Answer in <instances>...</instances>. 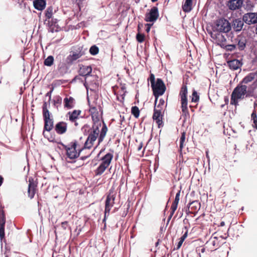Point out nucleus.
<instances>
[{
  "label": "nucleus",
  "mask_w": 257,
  "mask_h": 257,
  "mask_svg": "<svg viewBox=\"0 0 257 257\" xmlns=\"http://www.w3.org/2000/svg\"><path fill=\"white\" fill-rule=\"evenodd\" d=\"M89 112L93 122V125L91 127H90L88 124H85L83 126L81 130L84 134L88 133L87 138L84 143L85 148L91 149L97 139H98L97 145L103 142L108 129L106 124L103 121L102 128L100 131L99 130L101 123L99 112L96 107H90Z\"/></svg>",
  "instance_id": "f257e3e1"
},
{
  "label": "nucleus",
  "mask_w": 257,
  "mask_h": 257,
  "mask_svg": "<svg viewBox=\"0 0 257 257\" xmlns=\"http://www.w3.org/2000/svg\"><path fill=\"white\" fill-rule=\"evenodd\" d=\"M229 22L225 19H220L217 21L214 28L216 31H214L211 37L215 40V43L221 47H226L225 39L223 33L228 32L231 30Z\"/></svg>",
  "instance_id": "f03ea898"
},
{
  "label": "nucleus",
  "mask_w": 257,
  "mask_h": 257,
  "mask_svg": "<svg viewBox=\"0 0 257 257\" xmlns=\"http://www.w3.org/2000/svg\"><path fill=\"white\" fill-rule=\"evenodd\" d=\"M247 87L246 85L242 84L240 82L233 90L230 99V104L236 105L238 104L239 99H243L247 93Z\"/></svg>",
  "instance_id": "7ed1b4c3"
},
{
  "label": "nucleus",
  "mask_w": 257,
  "mask_h": 257,
  "mask_svg": "<svg viewBox=\"0 0 257 257\" xmlns=\"http://www.w3.org/2000/svg\"><path fill=\"white\" fill-rule=\"evenodd\" d=\"M62 145L66 151L67 157L70 159H74L78 158L79 156L80 152L83 149H89V148H85L84 145L81 148H78L77 142L76 141L71 142L70 144L67 146L63 144H62Z\"/></svg>",
  "instance_id": "20e7f679"
},
{
  "label": "nucleus",
  "mask_w": 257,
  "mask_h": 257,
  "mask_svg": "<svg viewBox=\"0 0 257 257\" xmlns=\"http://www.w3.org/2000/svg\"><path fill=\"white\" fill-rule=\"evenodd\" d=\"M187 94V87L186 85L183 84L181 88L179 96L180 97L182 115L185 117V118H189L190 117V114L188 109Z\"/></svg>",
  "instance_id": "39448f33"
},
{
  "label": "nucleus",
  "mask_w": 257,
  "mask_h": 257,
  "mask_svg": "<svg viewBox=\"0 0 257 257\" xmlns=\"http://www.w3.org/2000/svg\"><path fill=\"white\" fill-rule=\"evenodd\" d=\"M43 116L44 121V126L43 134L44 135L45 131L50 132L54 127V120L51 117V113L47 108V103L44 102L42 106Z\"/></svg>",
  "instance_id": "423d86ee"
},
{
  "label": "nucleus",
  "mask_w": 257,
  "mask_h": 257,
  "mask_svg": "<svg viewBox=\"0 0 257 257\" xmlns=\"http://www.w3.org/2000/svg\"><path fill=\"white\" fill-rule=\"evenodd\" d=\"M153 95L155 97V103H157L159 97L162 95L166 90V87L161 78H157L156 82L151 86Z\"/></svg>",
  "instance_id": "0eeeda50"
},
{
  "label": "nucleus",
  "mask_w": 257,
  "mask_h": 257,
  "mask_svg": "<svg viewBox=\"0 0 257 257\" xmlns=\"http://www.w3.org/2000/svg\"><path fill=\"white\" fill-rule=\"evenodd\" d=\"M115 198V195L113 194V191L109 190V193L106 196L105 202L104 218L103 219V221L106 218V214L107 213L108 215H109L110 209L114 204Z\"/></svg>",
  "instance_id": "6e6552de"
},
{
  "label": "nucleus",
  "mask_w": 257,
  "mask_h": 257,
  "mask_svg": "<svg viewBox=\"0 0 257 257\" xmlns=\"http://www.w3.org/2000/svg\"><path fill=\"white\" fill-rule=\"evenodd\" d=\"M164 109H158L156 108V106L154 107L152 118L156 121L159 128L163 126V118L164 115Z\"/></svg>",
  "instance_id": "1a4fd4ad"
},
{
  "label": "nucleus",
  "mask_w": 257,
  "mask_h": 257,
  "mask_svg": "<svg viewBox=\"0 0 257 257\" xmlns=\"http://www.w3.org/2000/svg\"><path fill=\"white\" fill-rule=\"evenodd\" d=\"M226 238L227 236L223 237L221 235H219L218 232H215L212 234L209 240L208 241V242L213 246V249H216V248H218L221 244L220 239H225Z\"/></svg>",
  "instance_id": "9d476101"
},
{
  "label": "nucleus",
  "mask_w": 257,
  "mask_h": 257,
  "mask_svg": "<svg viewBox=\"0 0 257 257\" xmlns=\"http://www.w3.org/2000/svg\"><path fill=\"white\" fill-rule=\"evenodd\" d=\"M38 191V183L31 177L29 179V185L28 189V195L31 199H33Z\"/></svg>",
  "instance_id": "9b49d317"
},
{
  "label": "nucleus",
  "mask_w": 257,
  "mask_h": 257,
  "mask_svg": "<svg viewBox=\"0 0 257 257\" xmlns=\"http://www.w3.org/2000/svg\"><path fill=\"white\" fill-rule=\"evenodd\" d=\"M84 54V52L80 49H75L71 51L69 56L66 58V61L68 64H72L73 62L80 58Z\"/></svg>",
  "instance_id": "f8f14e48"
},
{
  "label": "nucleus",
  "mask_w": 257,
  "mask_h": 257,
  "mask_svg": "<svg viewBox=\"0 0 257 257\" xmlns=\"http://www.w3.org/2000/svg\"><path fill=\"white\" fill-rule=\"evenodd\" d=\"M243 21L247 25L257 24V13L249 12L244 14L242 16Z\"/></svg>",
  "instance_id": "ddd939ff"
},
{
  "label": "nucleus",
  "mask_w": 257,
  "mask_h": 257,
  "mask_svg": "<svg viewBox=\"0 0 257 257\" xmlns=\"http://www.w3.org/2000/svg\"><path fill=\"white\" fill-rule=\"evenodd\" d=\"M81 110L75 109L72 111H69L67 114L69 121L71 123H73L75 126L79 125L77 120L79 119V116L81 114Z\"/></svg>",
  "instance_id": "4468645a"
},
{
  "label": "nucleus",
  "mask_w": 257,
  "mask_h": 257,
  "mask_svg": "<svg viewBox=\"0 0 257 257\" xmlns=\"http://www.w3.org/2000/svg\"><path fill=\"white\" fill-rule=\"evenodd\" d=\"M158 17V9L157 7H154L151 9L149 13L146 14L145 20L146 22L154 23L157 20Z\"/></svg>",
  "instance_id": "2eb2a0df"
},
{
  "label": "nucleus",
  "mask_w": 257,
  "mask_h": 257,
  "mask_svg": "<svg viewBox=\"0 0 257 257\" xmlns=\"http://www.w3.org/2000/svg\"><path fill=\"white\" fill-rule=\"evenodd\" d=\"M243 0H229L226 6L229 10L234 11L240 10L243 6Z\"/></svg>",
  "instance_id": "dca6fc26"
},
{
  "label": "nucleus",
  "mask_w": 257,
  "mask_h": 257,
  "mask_svg": "<svg viewBox=\"0 0 257 257\" xmlns=\"http://www.w3.org/2000/svg\"><path fill=\"white\" fill-rule=\"evenodd\" d=\"M54 129L57 134L59 135L64 134L67 131V123L63 121H59L56 124Z\"/></svg>",
  "instance_id": "f3484780"
},
{
  "label": "nucleus",
  "mask_w": 257,
  "mask_h": 257,
  "mask_svg": "<svg viewBox=\"0 0 257 257\" xmlns=\"http://www.w3.org/2000/svg\"><path fill=\"white\" fill-rule=\"evenodd\" d=\"M6 223V217L3 209L0 210V238L2 240L5 238V226Z\"/></svg>",
  "instance_id": "a211bd4d"
},
{
  "label": "nucleus",
  "mask_w": 257,
  "mask_h": 257,
  "mask_svg": "<svg viewBox=\"0 0 257 257\" xmlns=\"http://www.w3.org/2000/svg\"><path fill=\"white\" fill-rule=\"evenodd\" d=\"M254 80H257V71L248 73L240 82L242 84L246 85Z\"/></svg>",
  "instance_id": "6ab92c4d"
},
{
  "label": "nucleus",
  "mask_w": 257,
  "mask_h": 257,
  "mask_svg": "<svg viewBox=\"0 0 257 257\" xmlns=\"http://www.w3.org/2000/svg\"><path fill=\"white\" fill-rule=\"evenodd\" d=\"M79 69L78 70L79 74L82 76H89L92 72V67L90 66H86L79 65Z\"/></svg>",
  "instance_id": "aec40b11"
},
{
  "label": "nucleus",
  "mask_w": 257,
  "mask_h": 257,
  "mask_svg": "<svg viewBox=\"0 0 257 257\" xmlns=\"http://www.w3.org/2000/svg\"><path fill=\"white\" fill-rule=\"evenodd\" d=\"M244 22L243 21V19H236L233 20L232 22V27L233 30L236 32L240 31L243 28Z\"/></svg>",
  "instance_id": "412c9836"
},
{
  "label": "nucleus",
  "mask_w": 257,
  "mask_h": 257,
  "mask_svg": "<svg viewBox=\"0 0 257 257\" xmlns=\"http://www.w3.org/2000/svg\"><path fill=\"white\" fill-rule=\"evenodd\" d=\"M180 192H181V191L179 190L176 195L174 201L172 203V204L171 205V209H170L171 212H170V217H171L173 215L174 212H175V211L176 210V209L177 208L178 204V203H179V201L180 200Z\"/></svg>",
  "instance_id": "4be33fe9"
},
{
  "label": "nucleus",
  "mask_w": 257,
  "mask_h": 257,
  "mask_svg": "<svg viewBox=\"0 0 257 257\" xmlns=\"http://www.w3.org/2000/svg\"><path fill=\"white\" fill-rule=\"evenodd\" d=\"M227 63L230 69L233 70L240 68L242 65L240 60L235 59L227 61Z\"/></svg>",
  "instance_id": "5701e85b"
},
{
  "label": "nucleus",
  "mask_w": 257,
  "mask_h": 257,
  "mask_svg": "<svg viewBox=\"0 0 257 257\" xmlns=\"http://www.w3.org/2000/svg\"><path fill=\"white\" fill-rule=\"evenodd\" d=\"M64 107L67 109H70L74 107L75 104V99L71 96L66 97L64 99Z\"/></svg>",
  "instance_id": "b1692460"
},
{
  "label": "nucleus",
  "mask_w": 257,
  "mask_h": 257,
  "mask_svg": "<svg viewBox=\"0 0 257 257\" xmlns=\"http://www.w3.org/2000/svg\"><path fill=\"white\" fill-rule=\"evenodd\" d=\"M191 210L189 213L195 214L200 208V203L198 201H193L189 204Z\"/></svg>",
  "instance_id": "393cba45"
},
{
  "label": "nucleus",
  "mask_w": 257,
  "mask_h": 257,
  "mask_svg": "<svg viewBox=\"0 0 257 257\" xmlns=\"http://www.w3.org/2000/svg\"><path fill=\"white\" fill-rule=\"evenodd\" d=\"M113 155L112 153H108L103 156L102 159V164L105 165L107 166H109L112 159Z\"/></svg>",
  "instance_id": "a878e982"
},
{
  "label": "nucleus",
  "mask_w": 257,
  "mask_h": 257,
  "mask_svg": "<svg viewBox=\"0 0 257 257\" xmlns=\"http://www.w3.org/2000/svg\"><path fill=\"white\" fill-rule=\"evenodd\" d=\"M33 4L34 8L39 11L44 10L46 6V2L44 0H36Z\"/></svg>",
  "instance_id": "bb28decb"
},
{
  "label": "nucleus",
  "mask_w": 257,
  "mask_h": 257,
  "mask_svg": "<svg viewBox=\"0 0 257 257\" xmlns=\"http://www.w3.org/2000/svg\"><path fill=\"white\" fill-rule=\"evenodd\" d=\"M193 0H186L182 6L183 10L185 12H189L192 9V4Z\"/></svg>",
  "instance_id": "cd10ccee"
},
{
  "label": "nucleus",
  "mask_w": 257,
  "mask_h": 257,
  "mask_svg": "<svg viewBox=\"0 0 257 257\" xmlns=\"http://www.w3.org/2000/svg\"><path fill=\"white\" fill-rule=\"evenodd\" d=\"M244 9L246 11H251L252 10L254 6L252 2L250 0H245L244 3H243Z\"/></svg>",
  "instance_id": "c85d7f7f"
},
{
  "label": "nucleus",
  "mask_w": 257,
  "mask_h": 257,
  "mask_svg": "<svg viewBox=\"0 0 257 257\" xmlns=\"http://www.w3.org/2000/svg\"><path fill=\"white\" fill-rule=\"evenodd\" d=\"M108 167L104 165L102 163L100 164L99 167L95 171V174L96 175H101Z\"/></svg>",
  "instance_id": "c756f323"
},
{
  "label": "nucleus",
  "mask_w": 257,
  "mask_h": 257,
  "mask_svg": "<svg viewBox=\"0 0 257 257\" xmlns=\"http://www.w3.org/2000/svg\"><path fill=\"white\" fill-rule=\"evenodd\" d=\"M237 45L239 48H243L246 46V40L244 37H238L236 39Z\"/></svg>",
  "instance_id": "7c9ffc66"
},
{
  "label": "nucleus",
  "mask_w": 257,
  "mask_h": 257,
  "mask_svg": "<svg viewBox=\"0 0 257 257\" xmlns=\"http://www.w3.org/2000/svg\"><path fill=\"white\" fill-rule=\"evenodd\" d=\"M191 97L192 102H198L200 99V96L195 90H193Z\"/></svg>",
  "instance_id": "2f4dec72"
},
{
  "label": "nucleus",
  "mask_w": 257,
  "mask_h": 257,
  "mask_svg": "<svg viewBox=\"0 0 257 257\" xmlns=\"http://www.w3.org/2000/svg\"><path fill=\"white\" fill-rule=\"evenodd\" d=\"M131 113L136 118H138L140 115V111L137 106H134L131 108Z\"/></svg>",
  "instance_id": "473e14b6"
},
{
  "label": "nucleus",
  "mask_w": 257,
  "mask_h": 257,
  "mask_svg": "<svg viewBox=\"0 0 257 257\" xmlns=\"http://www.w3.org/2000/svg\"><path fill=\"white\" fill-rule=\"evenodd\" d=\"M186 138V133L183 132L181 133V136L180 139V145L179 149L180 151L181 152L183 147H184V143Z\"/></svg>",
  "instance_id": "72a5a7b5"
},
{
  "label": "nucleus",
  "mask_w": 257,
  "mask_h": 257,
  "mask_svg": "<svg viewBox=\"0 0 257 257\" xmlns=\"http://www.w3.org/2000/svg\"><path fill=\"white\" fill-rule=\"evenodd\" d=\"M54 63V58L52 56H48L44 62V64L45 65L47 66H51Z\"/></svg>",
  "instance_id": "f704fd0d"
},
{
  "label": "nucleus",
  "mask_w": 257,
  "mask_h": 257,
  "mask_svg": "<svg viewBox=\"0 0 257 257\" xmlns=\"http://www.w3.org/2000/svg\"><path fill=\"white\" fill-rule=\"evenodd\" d=\"M251 117L253 122L252 126L254 128L257 129V115L255 110H254L251 113Z\"/></svg>",
  "instance_id": "c9c22d12"
},
{
  "label": "nucleus",
  "mask_w": 257,
  "mask_h": 257,
  "mask_svg": "<svg viewBox=\"0 0 257 257\" xmlns=\"http://www.w3.org/2000/svg\"><path fill=\"white\" fill-rule=\"evenodd\" d=\"M156 103H155V106H156V108L160 109H164V105L165 104V100L163 98H161L159 100V102L158 105L156 104Z\"/></svg>",
  "instance_id": "e433bc0d"
},
{
  "label": "nucleus",
  "mask_w": 257,
  "mask_h": 257,
  "mask_svg": "<svg viewBox=\"0 0 257 257\" xmlns=\"http://www.w3.org/2000/svg\"><path fill=\"white\" fill-rule=\"evenodd\" d=\"M245 95L246 97H253L255 98H257V96L254 94L252 91L250 90H247V93H246Z\"/></svg>",
  "instance_id": "4c0bfd02"
},
{
  "label": "nucleus",
  "mask_w": 257,
  "mask_h": 257,
  "mask_svg": "<svg viewBox=\"0 0 257 257\" xmlns=\"http://www.w3.org/2000/svg\"><path fill=\"white\" fill-rule=\"evenodd\" d=\"M137 39L139 42H142L144 40V35L142 34H138L137 35Z\"/></svg>",
  "instance_id": "58836bf2"
},
{
  "label": "nucleus",
  "mask_w": 257,
  "mask_h": 257,
  "mask_svg": "<svg viewBox=\"0 0 257 257\" xmlns=\"http://www.w3.org/2000/svg\"><path fill=\"white\" fill-rule=\"evenodd\" d=\"M149 80L150 81L151 86L156 83L155 75L152 73L150 74Z\"/></svg>",
  "instance_id": "ea45409f"
},
{
  "label": "nucleus",
  "mask_w": 257,
  "mask_h": 257,
  "mask_svg": "<svg viewBox=\"0 0 257 257\" xmlns=\"http://www.w3.org/2000/svg\"><path fill=\"white\" fill-rule=\"evenodd\" d=\"M52 15V9H50V8L48 9L46 14V16L47 17V18L50 19V18H51Z\"/></svg>",
  "instance_id": "a19ab883"
},
{
  "label": "nucleus",
  "mask_w": 257,
  "mask_h": 257,
  "mask_svg": "<svg viewBox=\"0 0 257 257\" xmlns=\"http://www.w3.org/2000/svg\"><path fill=\"white\" fill-rule=\"evenodd\" d=\"M89 52L91 55H95L98 53L99 49H89Z\"/></svg>",
  "instance_id": "79ce46f5"
},
{
  "label": "nucleus",
  "mask_w": 257,
  "mask_h": 257,
  "mask_svg": "<svg viewBox=\"0 0 257 257\" xmlns=\"http://www.w3.org/2000/svg\"><path fill=\"white\" fill-rule=\"evenodd\" d=\"M61 102H62V98L60 96H58L56 98V100H54L55 104H58L59 105H60L61 104Z\"/></svg>",
  "instance_id": "37998d69"
},
{
  "label": "nucleus",
  "mask_w": 257,
  "mask_h": 257,
  "mask_svg": "<svg viewBox=\"0 0 257 257\" xmlns=\"http://www.w3.org/2000/svg\"><path fill=\"white\" fill-rule=\"evenodd\" d=\"M68 226V222L67 221H64L61 223V226L64 229L66 230Z\"/></svg>",
  "instance_id": "c03bdc74"
},
{
  "label": "nucleus",
  "mask_w": 257,
  "mask_h": 257,
  "mask_svg": "<svg viewBox=\"0 0 257 257\" xmlns=\"http://www.w3.org/2000/svg\"><path fill=\"white\" fill-rule=\"evenodd\" d=\"M187 236H188V230H186V232H185V233L182 235V236L180 238V239L184 242V241L186 238Z\"/></svg>",
  "instance_id": "a18cd8bd"
},
{
  "label": "nucleus",
  "mask_w": 257,
  "mask_h": 257,
  "mask_svg": "<svg viewBox=\"0 0 257 257\" xmlns=\"http://www.w3.org/2000/svg\"><path fill=\"white\" fill-rule=\"evenodd\" d=\"M183 242V241L180 239V241L178 242V244L177 245V247H176L177 249H178L181 247Z\"/></svg>",
  "instance_id": "49530a36"
},
{
  "label": "nucleus",
  "mask_w": 257,
  "mask_h": 257,
  "mask_svg": "<svg viewBox=\"0 0 257 257\" xmlns=\"http://www.w3.org/2000/svg\"><path fill=\"white\" fill-rule=\"evenodd\" d=\"M153 25V24H147L146 25V26H147V29L146 30V31L147 32H149L150 30V28L151 27V26Z\"/></svg>",
  "instance_id": "de8ad7c7"
},
{
  "label": "nucleus",
  "mask_w": 257,
  "mask_h": 257,
  "mask_svg": "<svg viewBox=\"0 0 257 257\" xmlns=\"http://www.w3.org/2000/svg\"><path fill=\"white\" fill-rule=\"evenodd\" d=\"M125 89H126V88H125V86L124 85L121 86V89L123 91V94L122 95H124L125 93H126Z\"/></svg>",
  "instance_id": "09e8293b"
},
{
  "label": "nucleus",
  "mask_w": 257,
  "mask_h": 257,
  "mask_svg": "<svg viewBox=\"0 0 257 257\" xmlns=\"http://www.w3.org/2000/svg\"><path fill=\"white\" fill-rule=\"evenodd\" d=\"M143 143H141L140 144V145H139V146H138V148H137V150H138V151H141V149H142V148H143Z\"/></svg>",
  "instance_id": "8fccbe9b"
},
{
  "label": "nucleus",
  "mask_w": 257,
  "mask_h": 257,
  "mask_svg": "<svg viewBox=\"0 0 257 257\" xmlns=\"http://www.w3.org/2000/svg\"><path fill=\"white\" fill-rule=\"evenodd\" d=\"M197 105H196V106H192V105H190V106H189V107H190V108L191 110V111H192V112H194V108H196V107H197Z\"/></svg>",
  "instance_id": "3c124183"
},
{
  "label": "nucleus",
  "mask_w": 257,
  "mask_h": 257,
  "mask_svg": "<svg viewBox=\"0 0 257 257\" xmlns=\"http://www.w3.org/2000/svg\"><path fill=\"white\" fill-rule=\"evenodd\" d=\"M4 181L3 177L0 175V186L2 185Z\"/></svg>",
  "instance_id": "603ef678"
},
{
  "label": "nucleus",
  "mask_w": 257,
  "mask_h": 257,
  "mask_svg": "<svg viewBox=\"0 0 257 257\" xmlns=\"http://www.w3.org/2000/svg\"><path fill=\"white\" fill-rule=\"evenodd\" d=\"M225 225L224 221H222L220 223V224L218 225V226H223Z\"/></svg>",
  "instance_id": "864d4df0"
},
{
  "label": "nucleus",
  "mask_w": 257,
  "mask_h": 257,
  "mask_svg": "<svg viewBox=\"0 0 257 257\" xmlns=\"http://www.w3.org/2000/svg\"><path fill=\"white\" fill-rule=\"evenodd\" d=\"M253 106L254 108L257 107V99L254 101L253 103Z\"/></svg>",
  "instance_id": "5fc2aeb1"
},
{
  "label": "nucleus",
  "mask_w": 257,
  "mask_h": 257,
  "mask_svg": "<svg viewBox=\"0 0 257 257\" xmlns=\"http://www.w3.org/2000/svg\"><path fill=\"white\" fill-rule=\"evenodd\" d=\"M90 48H98V47L96 46V45H92V46H91V47Z\"/></svg>",
  "instance_id": "6e6d98bb"
},
{
  "label": "nucleus",
  "mask_w": 257,
  "mask_h": 257,
  "mask_svg": "<svg viewBox=\"0 0 257 257\" xmlns=\"http://www.w3.org/2000/svg\"><path fill=\"white\" fill-rule=\"evenodd\" d=\"M51 93V91H50V92H48L47 93V96H48L49 95H50Z\"/></svg>",
  "instance_id": "4d7b16f0"
},
{
  "label": "nucleus",
  "mask_w": 257,
  "mask_h": 257,
  "mask_svg": "<svg viewBox=\"0 0 257 257\" xmlns=\"http://www.w3.org/2000/svg\"><path fill=\"white\" fill-rule=\"evenodd\" d=\"M157 1V0H152V1L153 2H156Z\"/></svg>",
  "instance_id": "13d9d810"
},
{
  "label": "nucleus",
  "mask_w": 257,
  "mask_h": 257,
  "mask_svg": "<svg viewBox=\"0 0 257 257\" xmlns=\"http://www.w3.org/2000/svg\"><path fill=\"white\" fill-rule=\"evenodd\" d=\"M232 50V49H227V50H228V51H231V50Z\"/></svg>",
  "instance_id": "bf43d9fd"
},
{
  "label": "nucleus",
  "mask_w": 257,
  "mask_h": 257,
  "mask_svg": "<svg viewBox=\"0 0 257 257\" xmlns=\"http://www.w3.org/2000/svg\"><path fill=\"white\" fill-rule=\"evenodd\" d=\"M225 101H226V103L228 101V100L227 99H225Z\"/></svg>",
  "instance_id": "052dcab7"
},
{
  "label": "nucleus",
  "mask_w": 257,
  "mask_h": 257,
  "mask_svg": "<svg viewBox=\"0 0 257 257\" xmlns=\"http://www.w3.org/2000/svg\"><path fill=\"white\" fill-rule=\"evenodd\" d=\"M84 85H85V86L86 87H87V86H86V84H85V83L84 84Z\"/></svg>",
  "instance_id": "680f3d73"
},
{
  "label": "nucleus",
  "mask_w": 257,
  "mask_h": 257,
  "mask_svg": "<svg viewBox=\"0 0 257 257\" xmlns=\"http://www.w3.org/2000/svg\"><path fill=\"white\" fill-rule=\"evenodd\" d=\"M206 156H208V153H206Z\"/></svg>",
  "instance_id": "e2e57ef3"
},
{
  "label": "nucleus",
  "mask_w": 257,
  "mask_h": 257,
  "mask_svg": "<svg viewBox=\"0 0 257 257\" xmlns=\"http://www.w3.org/2000/svg\"><path fill=\"white\" fill-rule=\"evenodd\" d=\"M48 106H50V104H47V106H48Z\"/></svg>",
  "instance_id": "0e129e2a"
}]
</instances>
